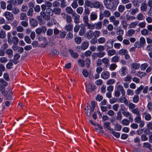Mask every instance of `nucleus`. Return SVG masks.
Returning <instances> with one entry per match:
<instances>
[{
	"instance_id": "obj_6",
	"label": "nucleus",
	"mask_w": 152,
	"mask_h": 152,
	"mask_svg": "<svg viewBox=\"0 0 152 152\" xmlns=\"http://www.w3.org/2000/svg\"><path fill=\"white\" fill-rule=\"evenodd\" d=\"M72 16L73 17L74 22L75 23L78 24L80 23V16L79 15L75 12L73 13Z\"/></svg>"
},
{
	"instance_id": "obj_32",
	"label": "nucleus",
	"mask_w": 152,
	"mask_h": 152,
	"mask_svg": "<svg viewBox=\"0 0 152 152\" xmlns=\"http://www.w3.org/2000/svg\"><path fill=\"white\" fill-rule=\"evenodd\" d=\"M78 0H73V2L71 4L72 7L73 9H76L78 7V4L77 3Z\"/></svg>"
},
{
	"instance_id": "obj_5",
	"label": "nucleus",
	"mask_w": 152,
	"mask_h": 152,
	"mask_svg": "<svg viewBox=\"0 0 152 152\" xmlns=\"http://www.w3.org/2000/svg\"><path fill=\"white\" fill-rule=\"evenodd\" d=\"M110 21L112 22L113 25L115 26H117L119 24V20H116L115 17L113 16H110L109 18Z\"/></svg>"
},
{
	"instance_id": "obj_7",
	"label": "nucleus",
	"mask_w": 152,
	"mask_h": 152,
	"mask_svg": "<svg viewBox=\"0 0 152 152\" xmlns=\"http://www.w3.org/2000/svg\"><path fill=\"white\" fill-rule=\"evenodd\" d=\"M19 39L18 38L16 37H13L8 41L10 44H14L15 45H17L18 43Z\"/></svg>"
},
{
	"instance_id": "obj_48",
	"label": "nucleus",
	"mask_w": 152,
	"mask_h": 152,
	"mask_svg": "<svg viewBox=\"0 0 152 152\" xmlns=\"http://www.w3.org/2000/svg\"><path fill=\"white\" fill-rule=\"evenodd\" d=\"M108 54L109 56H112L116 53V51L114 49H112L109 50L108 51Z\"/></svg>"
},
{
	"instance_id": "obj_18",
	"label": "nucleus",
	"mask_w": 152,
	"mask_h": 152,
	"mask_svg": "<svg viewBox=\"0 0 152 152\" xmlns=\"http://www.w3.org/2000/svg\"><path fill=\"white\" fill-rule=\"evenodd\" d=\"M66 12L69 14H71L72 15L75 12L73 11L72 9L70 7H67L65 9Z\"/></svg>"
},
{
	"instance_id": "obj_10",
	"label": "nucleus",
	"mask_w": 152,
	"mask_h": 152,
	"mask_svg": "<svg viewBox=\"0 0 152 152\" xmlns=\"http://www.w3.org/2000/svg\"><path fill=\"white\" fill-rule=\"evenodd\" d=\"M117 90L121 92L122 96H125V91L124 90L123 87L121 85H118L117 87Z\"/></svg>"
},
{
	"instance_id": "obj_43",
	"label": "nucleus",
	"mask_w": 152,
	"mask_h": 152,
	"mask_svg": "<svg viewBox=\"0 0 152 152\" xmlns=\"http://www.w3.org/2000/svg\"><path fill=\"white\" fill-rule=\"evenodd\" d=\"M110 123L109 122H106L104 124V126L109 130H111V128L110 126Z\"/></svg>"
},
{
	"instance_id": "obj_59",
	"label": "nucleus",
	"mask_w": 152,
	"mask_h": 152,
	"mask_svg": "<svg viewBox=\"0 0 152 152\" xmlns=\"http://www.w3.org/2000/svg\"><path fill=\"white\" fill-rule=\"evenodd\" d=\"M93 36H94L96 38L99 37L100 36L101 33L100 31L98 30H96L93 32Z\"/></svg>"
},
{
	"instance_id": "obj_27",
	"label": "nucleus",
	"mask_w": 152,
	"mask_h": 152,
	"mask_svg": "<svg viewBox=\"0 0 152 152\" xmlns=\"http://www.w3.org/2000/svg\"><path fill=\"white\" fill-rule=\"evenodd\" d=\"M89 45L88 43L87 42H84L81 44V48L83 50L86 49Z\"/></svg>"
},
{
	"instance_id": "obj_14",
	"label": "nucleus",
	"mask_w": 152,
	"mask_h": 152,
	"mask_svg": "<svg viewBox=\"0 0 152 152\" xmlns=\"http://www.w3.org/2000/svg\"><path fill=\"white\" fill-rule=\"evenodd\" d=\"M29 21L31 25L33 27H35L38 25V22L35 19L31 18L30 19Z\"/></svg>"
},
{
	"instance_id": "obj_54",
	"label": "nucleus",
	"mask_w": 152,
	"mask_h": 152,
	"mask_svg": "<svg viewBox=\"0 0 152 152\" xmlns=\"http://www.w3.org/2000/svg\"><path fill=\"white\" fill-rule=\"evenodd\" d=\"M12 13L15 14L18 13L20 12L19 9L17 7H13L12 10Z\"/></svg>"
},
{
	"instance_id": "obj_23",
	"label": "nucleus",
	"mask_w": 152,
	"mask_h": 152,
	"mask_svg": "<svg viewBox=\"0 0 152 152\" xmlns=\"http://www.w3.org/2000/svg\"><path fill=\"white\" fill-rule=\"evenodd\" d=\"M85 6L93 8V3L88 0H86L85 1Z\"/></svg>"
},
{
	"instance_id": "obj_34",
	"label": "nucleus",
	"mask_w": 152,
	"mask_h": 152,
	"mask_svg": "<svg viewBox=\"0 0 152 152\" xmlns=\"http://www.w3.org/2000/svg\"><path fill=\"white\" fill-rule=\"evenodd\" d=\"M121 75H126L127 73V70L125 67H122L121 70Z\"/></svg>"
},
{
	"instance_id": "obj_47",
	"label": "nucleus",
	"mask_w": 152,
	"mask_h": 152,
	"mask_svg": "<svg viewBox=\"0 0 152 152\" xmlns=\"http://www.w3.org/2000/svg\"><path fill=\"white\" fill-rule=\"evenodd\" d=\"M121 24L124 29H126L127 26V24L125 20H123L121 22Z\"/></svg>"
},
{
	"instance_id": "obj_12",
	"label": "nucleus",
	"mask_w": 152,
	"mask_h": 152,
	"mask_svg": "<svg viewBox=\"0 0 152 152\" xmlns=\"http://www.w3.org/2000/svg\"><path fill=\"white\" fill-rule=\"evenodd\" d=\"M114 42L113 40H111L110 39L107 40L105 44V45L109 49H111L113 48V44Z\"/></svg>"
},
{
	"instance_id": "obj_30",
	"label": "nucleus",
	"mask_w": 152,
	"mask_h": 152,
	"mask_svg": "<svg viewBox=\"0 0 152 152\" xmlns=\"http://www.w3.org/2000/svg\"><path fill=\"white\" fill-rule=\"evenodd\" d=\"M53 11L55 14L59 15L61 12V10L59 8L56 7L53 9Z\"/></svg>"
},
{
	"instance_id": "obj_15",
	"label": "nucleus",
	"mask_w": 152,
	"mask_h": 152,
	"mask_svg": "<svg viewBox=\"0 0 152 152\" xmlns=\"http://www.w3.org/2000/svg\"><path fill=\"white\" fill-rule=\"evenodd\" d=\"M20 19L21 20L28 21V18L26 13L23 12L20 13Z\"/></svg>"
},
{
	"instance_id": "obj_38",
	"label": "nucleus",
	"mask_w": 152,
	"mask_h": 152,
	"mask_svg": "<svg viewBox=\"0 0 152 152\" xmlns=\"http://www.w3.org/2000/svg\"><path fill=\"white\" fill-rule=\"evenodd\" d=\"M34 10L32 8H30L27 13V15L29 17H32L33 15Z\"/></svg>"
},
{
	"instance_id": "obj_51",
	"label": "nucleus",
	"mask_w": 152,
	"mask_h": 152,
	"mask_svg": "<svg viewBox=\"0 0 152 152\" xmlns=\"http://www.w3.org/2000/svg\"><path fill=\"white\" fill-rule=\"evenodd\" d=\"M140 42L142 47L144 46L145 43V40L143 37H141L140 39Z\"/></svg>"
},
{
	"instance_id": "obj_4",
	"label": "nucleus",
	"mask_w": 152,
	"mask_h": 152,
	"mask_svg": "<svg viewBox=\"0 0 152 152\" xmlns=\"http://www.w3.org/2000/svg\"><path fill=\"white\" fill-rule=\"evenodd\" d=\"M85 110L86 113L88 116H91V113L94 110L93 108H91L89 104L85 108Z\"/></svg>"
},
{
	"instance_id": "obj_46",
	"label": "nucleus",
	"mask_w": 152,
	"mask_h": 152,
	"mask_svg": "<svg viewBox=\"0 0 152 152\" xmlns=\"http://www.w3.org/2000/svg\"><path fill=\"white\" fill-rule=\"evenodd\" d=\"M141 33L142 35L145 36L148 34V31L147 29L144 28L141 31Z\"/></svg>"
},
{
	"instance_id": "obj_42",
	"label": "nucleus",
	"mask_w": 152,
	"mask_h": 152,
	"mask_svg": "<svg viewBox=\"0 0 152 152\" xmlns=\"http://www.w3.org/2000/svg\"><path fill=\"white\" fill-rule=\"evenodd\" d=\"M65 20L66 22L68 23H71L72 21V19L71 16L68 15L66 17V18Z\"/></svg>"
},
{
	"instance_id": "obj_19",
	"label": "nucleus",
	"mask_w": 152,
	"mask_h": 152,
	"mask_svg": "<svg viewBox=\"0 0 152 152\" xmlns=\"http://www.w3.org/2000/svg\"><path fill=\"white\" fill-rule=\"evenodd\" d=\"M119 101L121 103H124L126 105H127L128 104V101L127 99L125 97V96H122L119 99Z\"/></svg>"
},
{
	"instance_id": "obj_40",
	"label": "nucleus",
	"mask_w": 152,
	"mask_h": 152,
	"mask_svg": "<svg viewBox=\"0 0 152 152\" xmlns=\"http://www.w3.org/2000/svg\"><path fill=\"white\" fill-rule=\"evenodd\" d=\"M46 12L48 14V15H49V16H52L53 15V10L51 8H48L46 9Z\"/></svg>"
},
{
	"instance_id": "obj_62",
	"label": "nucleus",
	"mask_w": 152,
	"mask_h": 152,
	"mask_svg": "<svg viewBox=\"0 0 152 152\" xmlns=\"http://www.w3.org/2000/svg\"><path fill=\"white\" fill-rule=\"evenodd\" d=\"M143 146L145 148H148L150 150H152L151 145L148 142L144 143Z\"/></svg>"
},
{
	"instance_id": "obj_53",
	"label": "nucleus",
	"mask_w": 152,
	"mask_h": 152,
	"mask_svg": "<svg viewBox=\"0 0 152 152\" xmlns=\"http://www.w3.org/2000/svg\"><path fill=\"white\" fill-rule=\"evenodd\" d=\"M28 8V6L26 4H23L22 5L21 9V10L23 12H26Z\"/></svg>"
},
{
	"instance_id": "obj_61",
	"label": "nucleus",
	"mask_w": 152,
	"mask_h": 152,
	"mask_svg": "<svg viewBox=\"0 0 152 152\" xmlns=\"http://www.w3.org/2000/svg\"><path fill=\"white\" fill-rule=\"evenodd\" d=\"M28 21H23L20 23L21 25L25 27H27L28 26V23L27 22Z\"/></svg>"
},
{
	"instance_id": "obj_44",
	"label": "nucleus",
	"mask_w": 152,
	"mask_h": 152,
	"mask_svg": "<svg viewBox=\"0 0 152 152\" xmlns=\"http://www.w3.org/2000/svg\"><path fill=\"white\" fill-rule=\"evenodd\" d=\"M97 56L98 58H102L105 54V53L104 52L100 51L96 53Z\"/></svg>"
},
{
	"instance_id": "obj_35",
	"label": "nucleus",
	"mask_w": 152,
	"mask_h": 152,
	"mask_svg": "<svg viewBox=\"0 0 152 152\" xmlns=\"http://www.w3.org/2000/svg\"><path fill=\"white\" fill-rule=\"evenodd\" d=\"M95 129L96 131L98 132L103 133V132L102 130L103 128L99 124L97 125V127H96Z\"/></svg>"
},
{
	"instance_id": "obj_20",
	"label": "nucleus",
	"mask_w": 152,
	"mask_h": 152,
	"mask_svg": "<svg viewBox=\"0 0 152 152\" xmlns=\"http://www.w3.org/2000/svg\"><path fill=\"white\" fill-rule=\"evenodd\" d=\"M65 29L67 31H71L72 30L73 28V25L72 23H69V24L65 26Z\"/></svg>"
},
{
	"instance_id": "obj_13",
	"label": "nucleus",
	"mask_w": 152,
	"mask_h": 152,
	"mask_svg": "<svg viewBox=\"0 0 152 152\" xmlns=\"http://www.w3.org/2000/svg\"><path fill=\"white\" fill-rule=\"evenodd\" d=\"M40 15L42 18L45 20H48L50 19V17L49 15H46L45 12L41 11L40 12Z\"/></svg>"
},
{
	"instance_id": "obj_49",
	"label": "nucleus",
	"mask_w": 152,
	"mask_h": 152,
	"mask_svg": "<svg viewBox=\"0 0 152 152\" xmlns=\"http://www.w3.org/2000/svg\"><path fill=\"white\" fill-rule=\"evenodd\" d=\"M130 123L129 120L126 119H124L122 120V124L124 125H128Z\"/></svg>"
},
{
	"instance_id": "obj_24",
	"label": "nucleus",
	"mask_w": 152,
	"mask_h": 152,
	"mask_svg": "<svg viewBox=\"0 0 152 152\" xmlns=\"http://www.w3.org/2000/svg\"><path fill=\"white\" fill-rule=\"evenodd\" d=\"M69 52L70 53L71 56L73 58H76L78 56V54L77 53L74 52L72 49L69 50Z\"/></svg>"
},
{
	"instance_id": "obj_25",
	"label": "nucleus",
	"mask_w": 152,
	"mask_h": 152,
	"mask_svg": "<svg viewBox=\"0 0 152 152\" xmlns=\"http://www.w3.org/2000/svg\"><path fill=\"white\" fill-rule=\"evenodd\" d=\"M139 11V10L138 8L135 9L132 8L129 11V12L130 14L131 15H134L138 12Z\"/></svg>"
},
{
	"instance_id": "obj_56",
	"label": "nucleus",
	"mask_w": 152,
	"mask_h": 152,
	"mask_svg": "<svg viewBox=\"0 0 152 152\" xmlns=\"http://www.w3.org/2000/svg\"><path fill=\"white\" fill-rule=\"evenodd\" d=\"M137 18L138 20H142L143 19L144 15L142 13H140L137 15Z\"/></svg>"
},
{
	"instance_id": "obj_16",
	"label": "nucleus",
	"mask_w": 152,
	"mask_h": 152,
	"mask_svg": "<svg viewBox=\"0 0 152 152\" xmlns=\"http://www.w3.org/2000/svg\"><path fill=\"white\" fill-rule=\"evenodd\" d=\"M110 77V74L108 71L103 72L101 74V77L104 79H108Z\"/></svg>"
},
{
	"instance_id": "obj_31",
	"label": "nucleus",
	"mask_w": 152,
	"mask_h": 152,
	"mask_svg": "<svg viewBox=\"0 0 152 152\" xmlns=\"http://www.w3.org/2000/svg\"><path fill=\"white\" fill-rule=\"evenodd\" d=\"M138 24V22L137 21L132 22L129 24V28H135Z\"/></svg>"
},
{
	"instance_id": "obj_33",
	"label": "nucleus",
	"mask_w": 152,
	"mask_h": 152,
	"mask_svg": "<svg viewBox=\"0 0 152 152\" xmlns=\"http://www.w3.org/2000/svg\"><path fill=\"white\" fill-rule=\"evenodd\" d=\"M135 32V31L133 29H129L127 32L126 36L128 37H130L134 34Z\"/></svg>"
},
{
	"instance_id": "obj_1",
	"label": "nucleus",
	"mask_w": 152,
	"mask_h": 152,
	"mask_svg": "<svg viewBox=\"0 0 152 152\" xmlns=\"http://www.w3.org/2000/svg\"><path fill=\"white\" fill-rule=\"evenodd\" d=\"M104 5L106 7L113 10H115L119 4V0H104Z\"/></svg>"
},
{
	"instance_id": "obj_58",
	"label": "nucleus",
	"mask_w": 152,
	"mask_h": 152,
	"mask_svg": "<svg viewBox=\"0 0 152 152\" xmlns=\"http://www.w3.org/2000/svg\"><path fill=\"white\" fill-rule=\"evenodd\" d=\"M24 40L27 43L30 44L31 42V39L28 36H25L24 37Z\"/></svg>"
},
{
	"instance_id": "obj_45",
	"label": "nucleus",
	"mask_w": 152,
	"mask_h": 152,
	"mask_svg": "<svg viewBox=\"0 0 152 152\" xmlns=\"http://www.w3.org/2000/svg\"><path fill=\"white\" fill-rule=\"evenodd\" d=\"M125 9V7L123 5H120L118 6V11L121 13L123 12Z\"/></svg>"
},
{
	"instance_id": "obj_26",
	"label": "nucleus",
	"mask_w": 152,
	"mask_h": 152,
	"mask_svg": "<svg viewBox=\"0 0 152 152\" xmlns=\"http://www.w3.org/2000/svg\"><path fill=\"white\" fill-rule=\"evenodd\" d=\"M6 52L9 58H12L13 57V50L11 49H7Z\"/></svg>"
},
{
	"instance_id": "obj_57",
	"label": "nucleus",
	"mask_w": 152,
	"mask_h": 152,
	"mask_svg": "<svg viewBox=\"0 0 152 152\" xmlns=\"http://www.w3.org/2000/svg\"><path fill=\"white\" fill-rule=\"evenodd\" d=\"M115 80L113 79H110L106 82V84L107 85H110L113 84L115 83Z\"/></svg>"
},
{
	"instance_id": "obj_52",
	"label": "nucleus",
	"mask_w": 152,
	"mask_h": 152,
	"mask_svg": "<svg viewBox=\"0 0 152 152\" xmlns=\"http://www.w3.org/2000/svg\"><path fill=\"white\" fill-rule=\"evenodd\" d=\"M83 10V8L81 7H78L76 10L77 12L79 14H81Z\"/></svg>"
},
{
	"instance_id": "obj_21",
	"label": "nucleus",
	"mask_w": 152,
	"mask_h": 152,
	"mask_svg": "<svg viewBox=\"0 0 152 152\" xmlns=\"http://www.w3.org/2000/svg\"><path fill=\"white\" fill-rule=\"evenodd\" d=\"M98 16L95 12H93L90 15V19L91 20H95L97 18Z\"/></svg>"
},
{
	"instance_id": "obj_63",
	"label": "nucleus",
	"mask_w": 152,
	"mask_h": 152,
	"mask_svg": "<svg viewBox=\"0 0 152 152\" xmlns=\"http://www.w3.org/2000/svg\"><path fill=\"white\" fill-rule=\"evenodd\" d=\"M111 132L113 134V135L116 138H118L120 136V134L119 133L115 132L113 130H112Z\"/></svg>"
},
{
	"instance_id": "obj_50",
	"label": "nucleus",
	"mask_w": 152,
	"mask_h": 152,
	"mask_svg": "<svg viewBox=\"0 0 152 152\" xmlns=\"http://www.w3.org/2000/svg\"><path fill=\"white\" fill-rule=\"evenodd\" d=\"M98 42L100 44L104 43L106 41V39L104 37H101L98 40Z\"/></svg>"
},
{
	"instance_id": "obj_17",
	"label": "nucleus",
	"mask_w": 152,
	"mask_h": 152,
	"mask_svg": "<svg viewBox=\"0 0 152 152\" xmlns=\"http://www.w3.org/2000/svg\"><path fill=\"white\" fill-rule=\"evenodd\" d=\"M95 87L96 86L94 85L91 83H89L88 84L87 86V88L88 89L89 91L92 92L94 91L96 89Z\"/></svg>"
},
{
	"instance_id": "obj_3",
	"label": "nucleus",
	"mask_w": 152,
	"mask_h": 152,
	"mask_svg": "<svg viewBox=\"0 0 152 152\" xmlns=\"http://www.w3.org/2000/svg\"><path fill=\"white\" fill-rule=\"evenodd\" d=\"M3 15L5 17L6 19L8 20L12 21L14 20V18L13 15L12 13L9 11L5 12L3 13Z\"/></svg>"
},
{
	"instance_id": "obj_2",
	"label": "nucleus",
	"mask_w": 152,
	"mask_h": 152,
	"mask_svg": "<svg viewBox=\"0 0 152 152\" xmlns=\"http://www.w3.org/2000/svg\"><path fill=\"white\" fill-rule=\"evenodd\" d=\"M110 15L111 13L110 11L107 10H105L103 12H100L99 19L100 20H101L103 19L104 17L108 18L110 16Z\"/></svg>"
},
{
	"instance_id": "obj_55",
	"label": "nucleus",
	"mask_w": 152,
	"mask_h": 152,
	"mask_svg": "<svg viewBox=\"0 0 152 152\" xmlns=\"http://www.w3.org/2000/svg\"><path fill=\"white\" fill-rule=\"evenodd\" d=\"M128 107L129 109L132 110L135 108L136 105L130 102L128 104Z\"/></svg>"
},
{
	"instance_id": "obj_37",
	"label": "nucleus",
	"mask_w": 152,
	"mask_h": 152,
	"mask_svg": "<svg viewBox=\"0 0 152 152\" xmlns=\"http://www.w3.org/2000/svg\"><path fill=\"white\" fill-rule=\"evenodd\" d=\"M102 61L104 64L106 66H109V60L106 58H104L102 59Z\"/></svg>"
},
{
	"instance_id": "obj_11",
	"label": "nucleus",
	"mask_w": 152,
	"mask_h": 152,
	"mask_svg": "<svg viewBox=\"0 0 152 152\" xmlns=\"http://www.w3.org/2000/svg\"><path fill=\"white\" fill-rule=\"evenodd\" d=\"M93 8H96V9L99 8L100 7L101 8L102 7L103 8H104L103 5L98 1L94 2V3H93Z\"/></svg>"
},
{
	"instance_id": "obj_60",
	"label": "nucleus",
	"mask_w": 152,
	"mask_h": 152,
	"mask_svg": "<svg viewBox=\"0 0 152 152\" xmlns=\"http://www.w3.org/2000/svg\"><path fill=\"white\" fill-rule=\"evenodd\" d=\"M86 31V29L83 28H81L79 32V35L81 36L83 35Z\"/></svg>"
},
{
	"instance_id": "obj_28",
	"label": "nucleus",
	"mask_w": 152,
	"mask_h": 152,
	"mask_svg": "<svg viewBox=\"0 0 152 152\" xmlns=\"http://www.w3.org/2000/svg\"><path fill=\"white\" fill-rule=\"evenodd\" d=\"M144 88V86L141 85L135 90V93L137 94H139L141 93V91Z\"/></svg>"
},
{
	"instance_id": "obj_9",
	"label": "nucleus",
	"mask_w": 152,
	"mask_h": 152,
	"mask_svg": "<svg viewBox=\"0 0 152 152\" xmlns=\"http://www.w3.org/2000/svg\"><path fill=\"white\" fill-rule=\"evenodd\" d=\"M93 32L91 30H88L85 33L84 37L85 38L89 39H91L93 36Z\"/></svg>"
},
{
	"instance_id": "obj_8",
	"label": "nucleus",
	"mask_w": 152,
	"mask_h": 152,
	"mask_svg": "<svg viewBox=\"0 0 152 152\" xmlns=\"http://www.w3.org/2000/svg\"><path fill=\"white\" fill-rule=\"evenodd\" d=\"M122 114L124 116L126 117H128L129 119L132 120V121H131V122L133 121V119L132 118V115L131 113H130L128 111H125L124 110V111L122 112Z\"/></svg>"
},
{
	"instance_id": "obj_41",
	"label": "nucleus",
	"mask_w": 152,
	"mask_h": 152,
	"mask_svg": "<svg viewBox=\"0 0 152 152\" xmlns=\"http://www.w3.org/2000/svg\"><path fill=\"white\" fill-rule=\"evenodd\" d=\"M139 96L137 94L134 95L133 98V102L135 103H137L139 101Z\"/></svg>"
},
{
	"instance_id": "obj_36",
	"label": "nucleus",
	"mask_w": 152,
	"mask_h": 152,
	"mask_svg": "<svg viewBox=\"0 0 152 152\" xmlns=\"http://www.w3.org/2000/svg\"><path fill=\"white\" fill-rule=\"evenodd\" d=\"M131 111L133 114H136V115L140 114V112L138 108H135L133 110H131Z\"/></svg>"
},
{
	"instance_id": "obj_39",
	"label": "nucleus",
	"mask_w": 152,
	"mask_h": 152,
	"mask_svg": "<svg viewBox=\"0 0 152 152\" xmlns=\"http://www.w3.org/2000/svg\"><path fill=\"white\" fill-rule=\"evenodd\" d=\"M142 120L140 115H137L136 117L134 118V122L137 123H139Z\"/></svg>"
},
{
	"instance_id": "obj_29",
	"label": "nucleus",
	"mask_w": 152,
	"mask_h": 152,
	"mask_svg": "<svg viewBox=\"0 0 152 152\" xmlns=\"http://www.w3.org/2000/svg\"><path fill=\"white\" fill-rule=\"evenodd\" d=\"M144 115H145V119L147 121H149L151 119V115L146 112L144 113Z\"/></svg>"
},
{
	"instance_id": "obj_64",
	"label": "nucleus",
	"mask_w": 152,
	"mask_h": 152,
	"mask_svg": "<svg viewBox=\"0 0 152 152\" xmlns=\"http://www.w3.org/2000/svg\"><path fill=\"white\" fill-rule=\"evenodd\" d=\"M127 51L126 50L122 49L119 50V54L120 55H123L127 53Z\"/></svg>"
},
{
	"instance_id": "obj_22",
	"label": "nucleus",
	"mask_w": 152,
	"mask_h": 152,
	"mask_svg": "<svg viewBox=\"0 0 152 152\" xmlns=\"http://www.w3.org/2000/svg\"><path fill=\"white\" fill-rule=\"evenodd\" d=\"M102 22L101 21L94 23L95 28L98 30L100 29L102 27Z\"/></svg>"
}]
</instances>
